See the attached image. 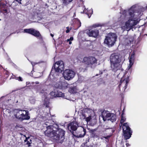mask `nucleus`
Here are the masks:
<instances>
[{"instance_id": "nucleus-1", "label": "nucleus", "mask_w": 147, "mask_h": 147, "mask_svg": "<svg viewBox=\"0 0 147 147\" xmlns=\"http://www.w3.org/2000/svg\"><path fill=\"white\" fill-rule=\"evenodd\" d=\"M56 130L51 128L53 126L49 125L47 127V130L45 132V135L48 137L53 138L55 142L57 143H61L65 139L64 135L65 132L62 129L59 128V126L56 125Z\"/></svg>"}, {"instance_id": "nucleus-2", "label": "nucleus", "mask_w": 147, "mask_h": 147, "mask_svg": "<svg viewBox=\"0 0 147 147\" xmlns=\"http://www.w3.org/2000/svg\"><path fill=\"white\" fill-rule=\"evenodd\" d=\"M136 8L135 5H133L129 10V15L130 17L128 20L125 22V26L121 27L122 29L129 31L134 28V26L138 22V20H134V13L136 12Z\"/></svg>"}, {"instance_id": "nucleus-3", "label": "nucleus", "mask_w": 147, "mask_h": 147, "mask_svg": "<svg viewBox=\"0 0 147 147\" xmlns=\"http://www.w3.org/2000/svg\"><path fill=\"white\" fill-rule=\"evenodd\" d=\"M110 60L111 69L112 71L115 72L120 69L121 67L120 63L122 58L119 54L117 53L112 54L110 57Z\"/></svg>"}, {"instance_id": "nucleus-4", "label": "nucleus", "mask_w": 147, "mask_h": 147, "mask_svg": "<svg viewBox=\"0 0 147 147\" xmlns=\"http://www.w3.org/2000/svg\"><path fill=\"white\" fill-rule=\"evenodd\" d=\"M64 69L63 62L62 61H57L53 64L52 67L50 74L53 76L56 73H61Z\"/></svg>"}, {"instance_id": "nucleus-5", "label": "nucleus", "mask_w": 147, "mask_h": 147, "mask_svg": "<svg viewBox=\"0 0 147 147\" xmlns=\"http://www.w3.org/2000/svg\"><path fill=\"white\" fill-rule=\"evenodd\" d=\"M117 36L114 33H111L106 36L104 43L109 47L113 46L117 40Z\"/></svg>"}, {"instance_id": "nucleus-6", "label": "nucleus", "mask_w": 147, "mask_h": 147, "mask_svg": "<svg viewBox=\"0 0 147 147\" xmlns=\"http://www.w3.org/2000/svg\"><path fill=\"white\" fill-rule=\"evenodd\" d=\"M97 60L94 57H86L84 58L83 62L85 64L90 67L94 68L97 64Z\"/></svg>"}, {"instance_id": "nucleus-7", "label": "nucleus", "mask_w": 147, "mask_h": 147, "mask_svg": "<svg viewBox=\"0 0 147 147\" xmlns=\"http://www.w3.org/2000/svg\"><path fill=\"white\" fill-rule=\"evenodd\" d=\"M122 128L125 139L127 140L129 139L131 136L132 131L127 123L123 124Z\"/></svg>"}, {"instance_id": "nucleus-8", "label": "nucleus", "mask_w": 147, "mask_h": 147, "mask_svg": "<svg viewBox=\"0 0 147 147\" xmlns=\"http://www.w3.org/2000/svg\"><path fill=\"white\" fill-rule=\"evenodd\" d=\"M24 32L34 36L36 38H38L41 40H42L43 38L40 32L33 28L25 29L24 30Z\"/></svg>"}, {"instance_id": "nucleus-9", "label": "nucleus", "mask_w": 147, "mask_h": 147, "mask_svg": "<svg viewBox=\"0 0 147 147\" xmlns=\"http://www.w3.org/2000/svg\"><path fill=\"white\" fill-rule=\"evenodd\" d=\"M79 127L78 123L76 121H72L69 123L67 125L68 130L74 136V131L77 130Z\"/></svg>"}, {"instance_id": "nucleus-10", "label": "nucleus", "mask_w": 147, "mask_h": 147, "mask_svg": "<svg viewBox=\"0 0 147 147\" xmlns=\"http://www.w3.org/2000/svg\"><path fill=\"white\" fill-rule=\"evenodd\" d=\"M75 75V72L71 70L65 69L64 71L63 75L64 78L67 80H70L72 79Z\"/></svg>"}, {"instance_id": "nucleus-11", "label": "nucleus", "mask_w": 147, "mask_h": 147, "mask_svg": "<svg viewBox=\"0 0 147 147\" xmlns=\"http://www.w3.org/2000/svg\"><path fill=\"white\" fill-rule=\"evenodd\" d=\"M86 133V129L82 127L77 130L76 134H74L73 136L77 138H82L85 136Z\"/></svg>"}, {"instance_id": "nucleus-12", "label": "nucleus", "mask_w": 147, "mask_h": 147, "mask_svg": "<svg viewBox=\"0 0 147 147\" xmlns=\"http://www.w3.org/2000/svg\"><path fill=\"white\" fill-rule=\"evenodd\" d=\"M68 84L65 82H59L56 83L54 84L55 88H57L59 89L64 90L66 89Z\"/></svg>"}, {"instance_id": "nucleus-13", "label": "nucleus", "mask_w": 147, "mask_h": 147, "mask_svg": "<svg viewBox=\"0 0 147 147\" xmlns=\"http://www.w3.org/2000/svg\"><path fill=\"white\" fill-rule=\"evenodd\" d=\"M57 88H55L53 91L50 93L51 95L55 97H63L64 95V94L60 91Z\"/></svg>"}, {"instance_id": "nucleus-14", "label": "nucleus", "mask_w": 147, "mask_h": 147, "mask_svg": "<svg viewBox=\"0 0 147 147\" xmlns=\"http://www.w3.org/2000/svg\"><path fill=\"white\" fill-rule=\"evenodd\" d=\"M98 30L94 29L93 30H90L87 32V33L89 36L94 38L97 37L99 35Z\"/></svg>"}, {"instance_id": "nucleus-15", "label": "nucleus", "mask_w": 147, "mask_h": 147, "mask_svg": "<svg viewBox=\"0 0 147 147\" xmlns=\"http://www.w3.org/2000/svg\"><path fill=\"white\" fill-rule=\"evenodd\" d=\"M19 119L22 121L29 119L30 117L29 115L28 111L27 110H23L22 115L19 117Z\"/></svg>"}, {"instance_id": "nucleus-16", "label": "nucleus", "mask_w": 147, "mask_h": 147, "mask_svg": "<svg viewBox=\"0 0 147 147\" xmlns=\"http://www.w3.org/2000/svg\"><path fill=\"white\" fill-rule=\"evenodd\" d=\"M113 113H111L107 111L104 110L101 113V117L104 121H106L107 119L111 117Z\"/></svg>"}, {"instance_id": "nucleus-17", "label": "nucleus", "mask_w": 147, "mask_h": 147, "mask_svg": "<svg viewBox=\"0 0 147 147\" xmlns=\"http://www.w3.org/2000/svg\"><path fill=\"white\" fill-rule=\"evenodd\" d=\"M129 81L128 77H127L125 78V79L121 78L120 80V81L119 83V84L118 86V87L119 88V89H120L121 85L122 84H125L124 86V90H125L127 88V86L128 85V84L129 83Z\"/></svg>"}, {"instance_id": "nucleus-18", "label": "nucleus", "mask_w": 147, "mask_h": 147, "mask_svg": "<svg viewBox=\"0 0 147 147\" xmlns=\"http://www.w3.org/2000/svg\"><path fill=\"white\" fill-rule=\"evenodd\" d=\"M24 110L19 109H14L13 111V113L15 117L17 119H19V117L22 115V111Z\"/></svg>"}, {"instance_id": "nucleus-19", "label": "nucleus", "mask_w": 147, "mask_h": 147, "mask_svg": "<svg viewBox=\"0 0 147 147\" xmlns=\"http://www.w3.org/2000/svg\"><path fill=\"white\" fill-rule=\"evenodd\" d=\"M135 59V54L133 52L131 55L129 59V67H131L133 65Z\"/></svg>"}, {"instance_id": "nucleus-20", "label": "nucleus", "mask_w": 147, "mask_h": 147, "mask_svg": "<svg viewBox=\"0 0 147 147\" xmlns=\"http://www.w3.org/2000/svg\"><path fill=\"white\" fill-rule=\"evenodd\" d=\"M77 88L76 87H71L69 88V92L71 93L74 94L76 93Z\"/></svg>"}, {"instance_id": "nucleus-21", "label": "nucleus", "mask_w": 147, "mask_h": 147, "mask_svg": "<svg viewBox=\"0 0 147 147\" xmlns=\"http://www.w3.org/2000/svg\"><path fill=\"white\" fill-rule=\"evenodd\" d=\"M116 119V116L114 114H113L111 117L108 119V120L111 121L112 122H115Z\"/></svg>"}, {"instance_id": "nucleus-22", "label": "nucleus", "mask_w": 147, "mask_h": 147, "mask_svg": "<svg viewBox=\"0 0 147 147\" xmlns=\"http://www.w3.org/2000/svg\"><path fill=\"white\" fill-rule=\"evenodd\" d=\"M81 23L80 20H78L76 22V23L75 25V26L76 27V29H78L81 26Z\"/></svg>"}, {"instance_id": "nucleus-23", "label": "nucleus", "mask_w": 147, "mask_h": 147, "mask_svg": "<svg viewBox=\"0 0 147 147\" xmlns=\"http://www.w3.org/2000/svg\"><path fill=\"white\" fill-rule=\"evenodd\" d=\"M13 79H15L16 80H18L19 81H21L22 82L23 81V79L20 76V77H17L15 76H13Z\"/></svg>"}, {"instance_id": "nucleus-24", "label": "nucleus", "mask_w": 147, "mask_h": 147, "mask_svg": "<svg viewBox=\"0 0 147 147\" xmlns=\"http://www.w3.org/2000/svg\"><path fill=\"white\" fill-rule=\"evenodd\" d=\"M84 12H85V13L88 15V18H90L91 17V14L92 13L93 11L92 10H90L89 11V13H88V11L86 10L85 11H84Z\"/></svg>"}, {"instance_id": "nucleus-25", "label": "nucleus", "mask_w": 147, "mask_h": 147, "mask_svg": "<svg viewBox=\"0 0 147 147\" xmlns=\"http://www.w3.org/2000/svg\"><path fill=\"white\" fill-rule=\"evenodd\" d=\"M123 113L121 115V119L120 121V123L121 124V125H122L123 123L126 121L125 118L123 116Z\"/></svg>"}, {"instance_id": "nucleus-26", "label": "nucleus", "mask_w": 147, "mask_h": 147, "mask_svg": "<svg viewBox=\"0 0 147 147\" xmlns=\"http://www.w3.org/2000/svg\"><path fill=\"white\" fill-rule=\"evenodd\" d=\"M73 0H63V4L65 5H67L71 2Z\"/></svg>"}, {"instance_id": "nucleus-27", "label": "nucleus", "mask_w": 147, "mask_h": 147, "mask_svg": "<svg viewBox=\"0 0 147 147\" xmlns=\"http://www.w3.org/2000/svg\"><path fill=\"white\" fill-rule=\"evenodd\" d=\"M0 5L2 9L7 7V3L6 2L5 3H0Z\"/></svg>"}, {"instance_id": "nucleus-28", "label": "nucleus", "mask_w": 147, "mask_h": 147, "mask_svg": "<svg viewBox=\"0 0 147 147\" xmlns=\"http://www.w3.org/2000/svg\"><path fill=\"white\" fill-rule=\"evenodd\" d=\"M15 128L16 129H18L19 128H22V125H21L17 124L15 126Z\"/></svg>"}, {"instance_id": "nucleus-29", "label": "nucleus", "mask_w": 147, "mask_h": 147, "mask_svg": "<svg viewBox=\"0 0 147 147\" xmlns=\"http://www.w3.org/2000/svg\"><path fill=\"white\" fill-rule=\"evenodd\" d=\"M66 28L67 29V30L66 31V33H68L69 32L70 30H71L72 28H70V29H69V27H67Z\"/></svg>"}, {"instance_id": "nucleus-30", "label": "nucleus", "mask_w": 147, "mask_h": 147, "mask_svg": "<svg viewBox=\"0 0 147 147\" xmlns=\"http://www.w3.org/2000/svg\"><path fill=\"white\" fill-rule=\"evenodd\" d=\"M91 119V117L89 116L86 118V120L87 122H89L90 120Z\"/></svg>"}, {"instance_id": "nucleus-31", "label": "nucleus", "mask_w": 147, "mask_h": 147, "mask_svg": "<svg viewBox=\"0 0 147 147\" xmlns=\"http://www.w3.org/2000/svg\"><path fill=\"white\" fill-rule=\"evenodd\" d=\"M101 26V24H94L93 26V27L94 28H95L96 27L100 26Z\"/></svg>"}, {"instance_id": "nucleus-32", "label": "nucleus", "mask_w": 147, "mask_h": 147, "mask_svg": "<svg viewBox=\"0 0 147 147\" xmlns=\"http://www.w3.org/2000/svg\"><path fill=\"white\" fill-rule=\"evenodd\" d=\"M111 136V135H108L106 136H103V138L106 139H108L109 140V138Z\"/></svg>"}, {"instance_id": "nucleus-33", "label": "nucleus", "mask_w": 147, "mask_h": 147, "mask_svg": "<svg viewBox=\"0 0 147 147\" xmlns=\"http://www.w3.org/2000/svg\"><path fill=\"white\" fill-rule=\"evenodd\" d=\"M7 8H2V9L4 13H7Z\"/></svg>"}, {"instance_id": "nucleus-34", "label": "nucleus", "mask_w": 147, "mask_h": 147, "mask_svg": "<svg viewBox=\"0 0 147 147\" xmlns=\"http://www.w3.org/2000/svg\"><path fill=\"white\" fill-rule=\"evenodd\" d=\"M103 74V72L102 71H99V74H96L95 76H98L99 75H101V74Z\"/></svg>"}, {"instance_id": "nucleus-35", "label": "nucleus", "mask_w": 147, "mask_h": 147, "mask_svg": "<svg viewBox=\"0 0 147 147\" xmlns=\"http://www.w3.org/2000/svg\"><path fill=\"white\" fill-rule=\"evenodd\" d=\"M6 106L5 105H3L2 106V108L3 110L6 109Z\"/></svg>"}, {"instance_id": "nucleus-36", "label": "nucleus", "mask_w": 147, "mask_h": 147, "mask_svg": "<svg viewBox=\"0 0 147 147\" xmlns=\"http://www.w3.org/2000/svg\"><path fill=\"white\" fill-rule=\"evenodd\" d=\"M73 39H74L73 37H70L69 39H68L67 40V41L68 42L69 41H70V40L71 41H72V40H73Z\"/></svg>"}, {"instance_id": "nucleus-37", "label": "nucleus", "mask_w": 147, "mask_h": 147, "mask_svg": "<svg viewBox=\"0 0 147 147\" xmlns=\"http://www.w3.org/2000/svg\"><path fill=\"white\" fill-rule=\"evenodd\" d=\"M30 139V137H28V138L26 137V139L24 140L25 142H27L28 141V139Z\"/></svg>"}, {"instance_id": "nucleus-38", "label": "nucleus", "mask_w": 147, "mask_h": 147, "mask_svg": "<svg viewBox=\"0 0 147 147\" xmlns=\"http://www.w3.org/2000/svg\"><path fill=\"white\" fill-rule=\"evenodd\" d=\"M31 143H30L29 141H28L26 142V145H28V146H30V144H31Z\"/></svg>"}, {"instance_id": "nucleus-39", "label": "nucleus", "mask_w": 147, "mask_h": 147, "mask_svg": "<svg viewBox=\"0 0 147 147\" xmlns=\"http://www.w3.org/2000/svg\"><path fill=\"white\" fill-rule=\"evenodd\" d=\"M16 1L18 2L19 3L21 4V1L22 0H15Z\"/></svg>"}, {"instance_id": "nucleus-40", "label": "nucleus", "mask_w": 147, "mask_h": 147, "mask_svg": "<svg viewBox=\"0 0 147 147\" xmlns=\"http://www.w3.org/2000/svg\"><path fill=\"white\" fill-rule=\"evenodd\" d=\"M45 8H48L49 7V5L47 4H45Z\"/></svg>"}, {"instance_id": "nucleus-41", "label": "nucleus", "mask_w": 147, "mask_h": 147, "mask_svg": "<svg viewBox=\"0 0 147 147\" xmlns=\"http://www.w3.org/2000/svg\"><path fill=\"white\" fill-rule=\"evenodd\" d=\"M80 1L82 2L81 4H83V3L84 2V1H83V0H80Z\"/></svg>"}, {"instance_id": "nucleus-42", "label": "nucleus", "mask_w": 147, "mask_h": 147, "mask_svg": "<svg viewBox=\"0 0 147 147\" xmlns=\"http://www.w3.org/2000/svg\"><path fill=\"white\" fill-rule=\"evenodd\" d=\"M50 35L52 37H53L54 36V35L51 33Z\"/></svg>"}, {"instance_id": "nucleus-43", "label": "nucleus", "mask_w": 147, "mask_h": 147, "mask_svg": "<svg viewBox=\"0 0 147 147\" xmlns=\"http://www.w3.org/2000/svg\"><path fill=\"white\" fill-rule=\"evenodd\" d=\"M126 145L127 146H129V144L128 143H127L126 144Z\"/></svg>"}, {"instance_id": "nucleus-44", "label": "nucleus", "mask_w": 147, "mask_h": 147, "mask_svg": "<svg viewBox=\"0 0 147 147\" xmlns=\"http://www.w3.org/2000/svg\"><path fill=\"white\" fill-rule=\"evenodd\" d=\"M69 41V45L71 44V43H72V42H71V41Z\"/></svg>"}, {"instance_id": "nucleus-45", "label": "nucleus", "mask_w": 147, "mask_h": 147, "mask_svg": "<svg viewBox=\"0 0 147 147\" xmlns=\"http://www.w3.org/2000/svg\"><path fill=\"white\" fill-rule=\"evenodd\" d=\"M35 83L36 84H39V82H35Z\"/></svg>"}, {"instance_id": "nucleus-46", "label": "nucleus", "mask_w": 147, "mask_h": 147, "mask_svg": "<svg viewBox=\"0 0 147 147\" xmlns=\"http://www.w3.org/2000/svg\"><path fill=\"white\" fill-rule=\"evenodd\" d=\"M50 75H52L53 76H54V77H55V76H54V75L53 76L52 75H51L50 74Z\"/></svg>"}, {"instance_id": "nucleus-47", "label": "nucleus", "mask_w": 147, "mask_h": 147, "mask_svg": "<svg viewBox=\"0 0 147 147\" xmlns=\"http://www.w3.org/2000/svg\"><path fill=\"white\" fill-rule=\"evenodd\" d=\"M48 105H47L46 106V107H48Z\"/></svg>"}, {"instance_id": "nucleus-48", "label": "nucleus", "mask_w": 147, "mask_h": 147, "mask_svg": "<svg viewBox=\"0 0 147 147\" xmlns=\"http://www.w3.org/2000/svg\"><path fill=\"white\" fill-rule=\"evenodd\" d=\"M94 147V146H91L90 147Z\"/></svg>"}, {"instance_id": "nucleus-49", "label": "nucleus", "mask_w": 147, "mask_h": 147, "mask_svg": "<svg viewBox=\"0 0 147 147\" xmlns=\"http://www.w3.org/2000/svg\"><path fill=\"white\" fill-rule=\"evenodd\" d=\"M30 142H31V140H30Z\"/></svg>"}, {"instance_id": "nucleus-50", "label": "nucleus", "mask_w": 147, "mask_h": 147, "mask_svg": "<svg viewBox=\"0 0 147 147\" xmlns=\"http://www.w3.org/2000/svg\"><path fill=\"white\" fill-rule=\"evenodd\" d=\"M8 110V111H9V110L6 109V110Z\"/></svg>"}, {"instance_id": "nucleus-51", "label": "nucleus", "mask_w": 147, "mask_h": 147, "mask_svg": "<svg viewBox=\"0 0 147 147\" xmlns=\"http://www.w3.org/2000/svg\"><path fill=\"white\" fill-rule=\"evenodd\" d=\"M146 9H147V7H146Z\"/></svg>"}, {"instance_id": "nucleus-52", "label": "nucleus", "mask_w": 147, "mask_h": 147, "mask_svg": "<svg viewBox=\"0 0 147 147\" xmlns=\"http://www.w3.org/2000/svg\"><path fill=\"white\" fill-rule=\"evenodd\" d=\"M1 20V19H0V20Z\"/></svg>"}]
</instances>
